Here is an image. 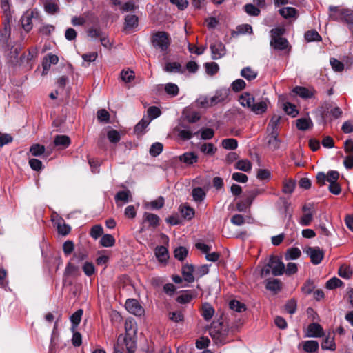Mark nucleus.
I'll use <instances>...</instances> for the list:
<instances>
[{
	"label": "nucleus",
	"instance_id": "obj_14",
	"mask_svg": "<svg viewBox=\"0 0 353 353\" xmlns=\"http://www.w3.org/2000/svg\"><path fill=\"white\" fill-rule=\"evenodd\" d=\"M139 19L135 14H128L125 17V30H133L138 26Z\"/></svg>",
	"mask_w": 353,
	"mask_h": 353
},
{
	"label": "nucleus",
	"instance_id": "obj_56",
	"mask_svg": "<svg viewBox=\"0 0 353 353\" xmlns=\"http://www.w3.org/2000/svg\"><path fill=\"white\" fill-rule=\"evenodd\" d=\"M163 144L159 142L153 143L150 148V154L154 157H157L163 151Z\"/></svg>",
	"mask_w": 353,
	"mask_h": 353
},
{
	"label": "nucleus",
	"instance_id": "obj_30",
	"mask_svg": "<svg viewBox=\"0 0 353 353\" xmlns=\"http://www.w3.org/2000/svg\"><path fill=\"white\" fill-rule=\"evenodd\" d=\"M303 350L307 353H313L319 350L318 341L314 340L305 341L303 343Z\"/></svg>",
	"mask_w": 353,
	"mask_h": 353
},
{
	"label": "nucleus",
	"instance_id": "obj_59",
	"mask_svg": "<svg viewBox=\"0 0 353 353\" xmlns=\"http://www.w3.org/2000/svg\"><path fill=\"white\" fill-rule=\"evenodd\" d=\"M205 68L207 74L210 76L216 74L219 70L218 64L215 62L206 63L205 64Z\"/></svg>",
	"mask_w": 353,
	"mask_h": 353
},
{
	"label": "nucleus",
	"instance_id": "obj_12",
	"mask_svg": "<svg viewBox=\"0 0 353 353\" xmlns=\"http://www.w3.org/2000/svg\"><path fill=\"white\" fill-rule=\"evenodd\" d=\"M163 70L165 72L169 73L183 74L185 72V70L182 67L181 64L175 61H169L165 63Z\"/></svg>",
	"mask_w": 353,
	"mask_h": 353
},
{
	"label": "nucleus",
	"instance_id": "obj_27",
	"mask_svg": "<svg viewBox=\"0 0 353 353\" xmlns=\"http://www.w3.org/2000/svg\"><path fill=\"white\" fill-rule=\"evenodd\" d=\"M179 159L186 164L192 165L197 161L198 156L194 152H185L180 156Z\"/></svg>",
	"mask_w": 353,
	"mask_h": 353
},
{
	"label": "nucleus",
	"instance_id": "obj_47",
	"mask_svg": "<svg viewBox=\"0 0 353 353\" xmlns=\"http://www.w3.org/2000/svg\"><path fill=\"white\" fill-rule=\"evenodd\" d=\"M295 188V181L292 179H285L283 181L282 192L285 194H291Z\"/></svg>",
	"mask_w": 353,
	"mask_h": 353
},
{
	"label": "nucleus",
	"instance_id": "obj_42",
	"mask_svg": "<svg viewBox=\"0 0 353 353\" xmlns=\"http://www.w3.org/2000/svg\"><path fill=\"white\" fill-rule=\"evenodd\" d=\"M214 313V308L208 303L203 305V316L205 320L209 321L212 319Z\"/></svg>",
	"mask_w": 353,
	"mask_h": 353
},
{
	"label": "nucleus",
	"instance_id": "obj_10",
	"mask_svg": "<svg viewBox=\"0 0 353 353\" xmlns=\"http://www.w3.org/2000/svg\"><path fill=\"white\" fill-rule=\"evenodd\" d=\"M152 44H170V36L164 31L154 32L152 37Z\"/></svg>",
	"mask_w": 353,
	"mask_h": 353
},
{
	"label": "nucleus",
	"instance_id": "obj_53",
	"mask_svg": "<svg viewBox=\"0 0 353 353\" xmlns=\"http://www.w3.org/2000/svg\"><path fill=\"white\" fill-rule=\"evenodd\" d=\"M192 197L196 202L202 201L205 197V193L201 188H196L192 190Z\"/></svg>",
	"mask_w": 353,
	"mask_h": 353
},
{
	"label": "nucleus",
	"instance_id": "obj_61",
	"mask_svg": "<svg viewBox=\"0 0 353 353\" xmlns=\"http://www.w3.org/2000/svg\"><path fill=\"white\" fill-rule=\"evenodd\" d=\"M280 141L278 138V132H270V138L268 141L269 145L273 149H277L279 147Z\"/></svg>",
	"mask_w": 353,
	"mask_h": 353
},
{
	"label": "nucleus",
	"instance_id": "obj_62",
	"mask_svg": "<svg viewBox=\"0 0 353 353\" xmlns=\"http://www.w3.org/2000/svg\"><path fill=\"white\" fill-rule=\"evenodd\" d=\"M134 72L130 70H123L121 72V78L123 81L129 83L134 79Z\"/></svg>",
	"mask_w": 353,
	"mask_h": 353
},
{
	"label": "nucleus",
	"instance_id": "obj_34",
	"mask_svg": "<svg viewBox=\"0 0 353 353\" xmlns=\"http://www.w3.org/2000/svg\"><path fill=\"white\" fill-rule=\"evenodd\" d=\"M100 244L104 248L112 247L115 244V239L111 234H103L100 240Z\"/></svg>",
	"mask_w": 353,
	"mask_h": 353
},
{
	"label": "nucleus",
	"instance_id": "obj_19",
	"mask_svg": "<svg viewBox=\"0 0 353 353\" xmlns=\"http://www.w3.org/2000/svg\"><path fill=\"white\" fill-rule=\"evenodd\" d=\"M143 221L148 223L150 226L157 228L159 225L160 218L154 214L145 212L143 216Z\"/></svg>",
	"mask_w": 353,
	"mask_h": 353
},
{
	"label": "nucleus",
	"instance_id": "obj_11",
	"mask_svg": "<svg viewBox=\"0 0 353 353\" xmlns=\"http://www.w3.org/2000/svg\"><path fill=\"white\" fill-rule=\"evenodd\" d=\"M132 199V194L129 190L119 191L115 196V202L117 206H122L128 203Z\"/></svg>",
	"mask_w": 353,
	"mask_h": 353
},
{
	"label": "nucleus",
	"instance_id": "obj_26",
	"mask_svg": "<svg viewBox=\"0 0 353 353\" xmlns=\"http://www.w3.org/2000/svg\"><path fill=\"white\" fill-rule=\"evenodd\" d=\"M177 132L179 137L184 141L190 140L194 135L199 133V132H193L189 127H184V128L178 129Z\"/></svg>",
	"mask_w": 353,
	"mask_h": 353
},
{
	"label": "nucleus",
	"instance_id": "obj_39",
	"mask_svg": "<svg viewBox=\"0 0 353 353\" xmlns=\"http://www.w3.org/2000/svg\"><path fill=\"white\" fill-rule=\"evenodd\" d=\"M46 151V148L44 145H40L39 143L33 144L30 148V153L34 157H40Z\"/></svg>",
	"mask_w": 353,
	"mask_h": 353
},
{
	"label": "nucleus",
	"instance_id": "obj_32",
	"mask_svg": "<svg viewBox=\"0 0 353 353\" xmlns=\"http://www.w3.org/2000/svg\"><path fill=\"white\" fill-rule=\"evenodd\" d=\"M265 192L264 188H256L252 190H250L246 192V199H248V205H252L254 199L261 194H263Z\"/></svg>",
	"mask_w": 353,
	"mask_h": 353
},
{
	"label": "nucleus",
	"instance_id": "obj_57",
	"mask_svg": "<svg viewBox=\"0 0 353 353\" xmlns=\"http://www.w3.org/2000/svg\"><path fill=\"white\" fill-rule=\"evenodd\" d=\"M230 308L235 312H241L245 310V304L236 300H232L229 303Z\"/></svg>",
	"mask_w": 353,
	"mask_h": 353
},
{
	"label": "nucleus",
	"instance_id": "obj_41",
	"mask_svg": "<svg viewBox=\"0 0 353 353\" xmlns=\"http://www.w3.org/2000/svg\"><path fill=\"white\" fill-rule=\"evenodd\" d=\"M200 151L205 154L212 156L215 154L216 148L211 143H205L200 146Z\"/></svg>",
	"mask_w": 353,
	"mask_h": 353
},
{
	"label": "nucleus",
	"instance_id": "obj_5",
	"mask_svg": "<svg viewBox=\"0 0 353 353\" xmlns=\"http://www.w3.org/2000/svg\"><path fill=\"white\" fill-rule=\"evenodd\" d=\"M345 9L346 8H343L341 6H330L327 12L329 19L334 21L342 22Z\"/></svg>",
	"mask_w": 353,
	"mask_h": 353
},
{
	"label": "nucleus",
	"instance_id": "obj_31",
	"mask_svg": "<svg viewBox=\"0 0 353 353\" xmlns=\"http://www.w3.org/2000/svg\"><path fill=\"white\" fill-rule=\"evenodd\" d=\"M293 92L303 99H310L313 97V92L304 87L296 86L293 89Z\"/></svg>",
	"mask_w": 353,
	"mask_h": 353
},
{
	"label": "nucleus",
	"instance_id": "obj_29",
	"mask_svg": "<svg viewBox=\"0 0 353 353\" xmlns=\"http://www.w3.org/2000/svg\"><path fill=\"white\" fill-rule=\"evenodd\" d=\"M82 315L83 310L79 309L70 316V321L72 323L71 330L72 332L76 330L77 327L80 323Z\"/></svg>",
	"mask_w": 353,
	"mask_h": 353
},
{
	"label": "nucleus",
	"instance_id": "obj_36",
	"mask_svg": "<svg viewBox=\"0 0 353 353\" xmlns=\"http://www.w3.org/2000/svg\"><path fill=\"white\" fill-rule=\"evenodd\" d=\"M252 31V26L249 24H242L236 27V30L232 33L233 37L239 34L251 33Z\"/></svg>",
	"mask_w": 353,
	"mask_h": 353
},
{
	"label": "nucleus",
	"instance_id": "obj_16",
	"mask_svg": "<svg viewBox=\"0 0 353 353\" xmlns=\"http://www.w3.org/2000/svg\"><path fill=\"white\" fill-rule=\"evenodd\" d=\"M239 102L242 106L250 110L252 105H254V98L250 93L244 92L239 97Z\"/></svg>",
	"mask_w": 353,
	"mask_h": 353
},
{
	"label": "nucleus",
	"instance_id": "obj_51",
	"mask_svg": "<svg viewBox=\"0 0 353 353\" xmlns=\"http://www.w3.org/2000/svg\"><path fill=\"white\" fill-rule=\"evenodd\" d=\"M107 137L110 143H117L121 139V134L117 130L111 129L108 131Z\"/></svg>",
	"mask_w": 353,
	"mask_h": 353
},
{
	"label": "nucleus",
	"instance_id": "obj_49",
	"mask_svg": "<svg viewBox=\"0 0 353 353\" xmlns=\"http://www.w3.org/2000/svg\"><path fill=\"white\" fill-rule=\"evenodd\" d=\"M314 219V214L310 212L303 213V216L299 219V223L301 226H308L311 224Z\"/></svg>",
	"mask_w": 353,
	"mask_h": 353
},
{
	"label": "nucleus",
	"instance_id": "obj_60",
	"mask_svg": "<svg viewBox=\"0 0 353 353\" xmlns=\"http://www.w3.org/2000/svg\"><path fill=\"white\" fill-rule=\"evenodd\" d=\"M281 117L277 115H274L268 126V130L270 132H277L276 129L280 122Z\"/></svg>",
	"mask_w": 353,
	"mask_h": 353
},
{
	"label": "nucleus",
	"instance_id": "obj_3",
	"mask_svg": "<svg viewBox=\"0 0 353 353\" xmlns=\"http://www.w3.org/2000/svg\"><path fill=\"white\" fill-rule=\"evenodd\" d=\"M285 29L275 28L270 30L271 41L270 44H288L287 39L283 37Z\"/></svg>",
	"mask_w": 353,
	"mask_h": 353
},
{
	"label": "nucleus",
	"instance_id": "obj_8",
	"mask_svg": "<svg viewBox=\"0 0 353 353\" xmlns=\"http://www.w3.org/2000/svg\"><path fill=\"white\" fill-rule=\"evenodd\" d=\"M307 254L310 257L311 262L314 265L319 264L323 259L324 253L319 248H308Z\"/></svg>",
	"mask_w": 353,
	"mask_h": 353
},
{
	"label": "nucleus",
	"instance_id": "obj_13",
	"mask_svg": "<svg viewBox=\"0 0 353 353\" xmlns=\"http://www.w3.org/2000/svg\"><path fill=\"white\" fill-rule=\"evenodd\" d=\"M321 348L324 350L330 351H334L336 350V345L333 334L329 332L327 336H325L321 343Z\"/></svg>",
	"mask_w": 353,
	"mask_h": 353
},
{
	"label": "nucleus",
	"instance_id": "obj_23",
	"mask_svg": "<svg viewBox=\"0 0 353 353\" xmlns=\"http://www.w3.org/2000/svg\"><path fill=\"white\" fill-rule=\"evenodd\" d=\"M210 49L213 59H219L226 53L225 46H210Z\"/></svg>",
	"mask_w": 353,
	"mask_h": 353
},
{
	"label": "nucleus",
	"instance_id": "obj_50",
	"mask_svg": "<svg viewBox=\"0 0 353 353\" xmlns=\"http://www.w3.org/2000/svg\"><path fill=\"white\" fill-rule=\"evenodd\" d=\"M57 230L60 234L65 236L70 233V227L65 224L63 219H59L57 222Z\"/></svg>",
	"mask_w": 353,
	"mask_h": 353
},
{
	"label": "nucleus",
	"instance_id": "obj_4",
	"mask_svg": "<svg viewBox=\"0 0 353 353\" xmlns=\"http://www.w3.org/2000/svg\"><path fill=\"white\" fill-rule=\"evenodd\" d=\"M125 307L130 313L137 316H142L145 312L144 308L137 300L134 299H128L125 302Z\"/></svg>",
	"mask_w": 353,
	"mask_h": 353
},
{
	"label": "nucleus",
	"instance_id": "obj_22",
	"mask_svg": "<svg viewBox=\"0 0 353 353\" xmlns=\"http://www.w3.org/2000/svg\"><path fill=\"white\" fill-rule=\"evenodd\" d=\"M296 125L299 130L305 131L312 128L313 123L310 117H303L296 120Z\"/></svg>",
	"mask_w": 353,
	"mask_h": 353
},
{
	"label": "nucleus",
	"instance_id": "obj_38",
	"mask_svg": "<svg viewBox=\"0 0 353 353\" xmlns=\"http://www.w3.org/2000/svg\"><path fill=\"white\" fill-rule=\"evenodd\" d=\"M164 205V199L162 196L159 197L157 199L152 201L145 204V208L150 210H159Z\"/></svg>",
	"mask_w": 353,
	"mask_h": 353
},
{
	"label": "nucleus",
	"instance_id": "obj_35",
	"mask_svg": "<svg viewBox=\"0 0 353 353\" xmlns=\"http://www.w3.org/2000/svg\"><path fill=\"white\" fill-rule=\"evenodd\" d=\"M265 286L268 290L277 292L281 290V283L279 279H269L267 281Z\"/></svg>",
	"mask_w": 353,
	"mask_h": 353
},
{
	"label": "nucleus",
	"instance_id": "obj_54",
	"mask_svg": "<svg viewBox=\"0 0 353 353\" xmlns=\"http://www.w3.org/2000/svg\"><path fill=\"white\" fill-rule=\"evenodd\" d=\"M283 110L288 115H290L292 117H295L299 114L298 110L296 108V106L292 104L290 102H286L283 104Z\"/></svg>",
	"mask_w": 353,
	"mask_h": 353
},
{
	"label": "nucleus",
	"instance_id": "obj_48",
	"mask_svg": "<svg viewBox=\"0 0 353 353\" xmlns=\"http://www.w3.org/2000/svg\"><path fill=\"white\" fill-rule=\"evenodd\" d=\"M150 120L143 117L134 127V132L142 134L144 129L150 124Z\"/></svg>",
	"mask_w": 353,
	"mask_h": 353
},
{
	"label": "nucleus",
	"instance_id": "obj_24",
	"mask_svg": "<svg viewBox=\"0 0 353 353\" xmlns=\"http://www.w3.org/2000/svg\"><path fill=\"white\" fill-rule=\"evenodd\" d=\"M155 255L160 262H165L169 258L168 251L167 248L163 245L156 248Z\"/></svg>",
	"mask_w": 353,
	"mask_h": 353
},
{
	"label": "nucleus",
	"instance_id": "obj_63",
	"mask_svg": "<svg viewBox=\"0 0 353 353\" xmlns=\"http://www.w3.org/2000/svg\"><path fill=\"white\" fill-rule=\"evenodd\" d=\"M161 114L160 109L155 106H151L148 109V118L147 119H150V121L152 119H154L159 117Z\"/></svg>",
	"mask_w": 353,
	"mask_h": 353
},
{
	"label": "nucleus",
	"instance_id": "obj_7",
	"mask_svg": "<svg viewBox=\"0 0 353 353\" xmlns=\"http://www.w3.org/2000/svg\"><path fill=\"white\" fill-rule=\"evenodd\" d=\"M89 36L94 41H100L101 44H111L107 34L98 28H91L88 32Z\"/></svg>",
	"mask_w": 353,
	"mask_h": 353
},
{
	"label": "nucleus",
	"instance_id": "obj_6",
	"mask_svg": "<svg viewBox=\"0 0 353 353\" xmlns=\"http://www.w3.org/2000/svg\"><path fill=\"white\" fill-rule=\"evenodd\" d=\"M36 10L26 11L21 18V23L23 29L26 32H30L32 28V18L37 15Z\"/></svg>",
	"mask_w": 353,
	"mask_h": 353
},
{
	"label": "nucleus",
	"instance_id": "obj_40",
	"mask_svg": "<svg viewBox=\"0 0 353 353\" xmlns=\"http://www.w3.org/2000/svg\"><path fill=\"white\" fill-rule=\"evenodd\" d=\"M301 254L300 249L298 248H292L287 250L285 258L286 260H294L298 259Z\"/></svg>",
	"mask_w": 353,
	"mask_h": 353
},
{
	"label": "nucleus",
	"instance_id": "obj_25",
	"mask_svg": "<svg viewBox=\"0 0 353 353\" xmlns=\"http://www.w3.org/2000/svg\"><path fill=\"white\" fill-rule=\"evenodd\" d=\"M279 13L285 19L296 17L297 10L293 7H284L279 10Z\"/></svg>",
	"mask_w": 353,
	"mask_h": 353
},
{
	"label": "nucleus",
	"instance_id": "obj_52",
	"mask_svg": "<svg viewBox=\"0 0 353 353\" xmlns=\"http://www.w3.org/2000/svg\"><path fill=\"white\" fill-rule=\"evenodd\" d=\"M165 92L171 97H175L179 94V87L173 83H168L165 85Z\"/></svg>",
	"mask_w": 353,
	"mask_h": 353
},
{
	"label": "nucleus",
	"instance_id": "obj_33",
	"mask_svg": "<svg viewBox=\"0 0 353 353\" xmlns=\"http://www.w3.org/2000/svg\"><path fill=\"white\" fill-rule=\"evenodd\" d=\"M257 74V72L252 70L250 67H245L241 71V75L248 81L255 79Z\"/></svg>",
	"mask_w": 353,
	"mask_h": 353
},
{
	"label": "nucleus",
	"instance_id": "obj_28",
	"mask_svg": "<svg viewBox=\"0 0 353 353\" xmlns=\"http://www.w3.org/2000/svg\"><path fill=\"white\" fill-rule=\"evenodd\" d=\"M305 39L307 42H319L321 41V37L315 30L307 31L304 34Z\"/></svg>",
	"mask_w": 353,
	"mask_h": 353
},
{
	"label": "nucleus",
	"instance_id": "obj_9",
	"mask_svg": "<svg viewBox=\"0 0 353 353\" xmlns=\"http://www.w3.org/2000/svg\"><path fill=\"white\" fill-rule=\"evenodd\" d=\"M306 336L313 338L324 336L323 329L317 323H310L307 329Z\"/></svg>",
	"mask_w": 353,
	"mask_h": 353
},
{
	"label": "nucleus",
	"instance_id": "obj_20",
	"mask_svg": "<svg viewBox=\"0 0 353 353\" xmlns=\"http://www.w3.org/2000/svg\"><path fill=\"white\" fill-rule=\"evenodd\" d=\"M268 100H262L259 102H254L250 110L256 114H261L267 110Z\"/></svg>",
	"mask_w": 353,
	"mask_h": 353
},
{
	"label": "nucleus",
	"instance_id": "obj_46",
	"mask_svg": "<svg viewBox=\"0 0 353 353\" xmlns=\"http://www.w3.org/2000/svg\"><path fill=\"white\" fill-rule=\"evenodd\" d=\"M244 10L248 14L254 17L259 16L261 12L260 9L258 8V6L256 7V6L252 3L245 4L244 6Z\"/></svg>",
	"mask_w": 353,
	"mask_h": 353
},
{
	"label": "nucleus",
	"instance_id": "obj_43",
	"mask_svg": "<svg viewBox=\"0 0 353 353\" xmlns=\"http://www.w3.org/2000/svg\"><path fill=\"white\" fill-rule=\"evenodd\" d=\"M339 275L345 279H349L352 274L353 271L350 266L341 265L339 269Z\"/></svg>",
	"mask_w": 353,
	"mask_h": 353
},
{
	"label": "nucleus",
	"instance_id": "obj_17",
	"mask_svg": "<svg viewBox=\"0 0 353 353\" xmlns=\"http://www.w3.org/2000/svg\"><path fill=\"white\" fill-rule=\"evenodd\" d=\"M194 266L192 265L186 264L182 268V274L185 281L192 283L194 281Z\"/></svg>",
	"mask_w": 353,
	"mask_h": 353
},
{
	"label": "nucleus",
	"instance_id": "obj_45",
	"mask_svg": "<svg viewBox=\"0 0 353 353\" xmlns=\"http://www.w3.org/2000/svg\"><path fill=\"white\" fill-rule=\"evenodd\" d=\"M188 253V250L187 248L183 246L176 248L174 251V257L181 261H183L186 258Z\"/></svg>",
	"mask_w": 353,
	"mask_h": 353
},
{
	"label": "nucleus",
	"instance_id": "obj_21",
	"mask_svg": "<svg viewBox=\"0 0 353 353\" xmlns=\"http://www.w3.org/2000/svg\"><path fill=\"white\" fill-rule=\"evenodd\" d=\"M57 1L58 0H46L44 3L45 11L50 14H54L58 12L59 8Z\"/></svg>",
	"mask_w": 353,
	"mask_h": 353
},
{
	"label": "nucleus",
	"instance_id": "obj_64",
	"mask_svg": "<svg viewBox=\"0 0 353 353\" xmlns=\"http://www.w3.org/2000/svg\"><path fill=\"white\" fill-rule=\"evenodd\" d=\"M103 227L101 225H95L91 228L90 234L93 239H97L103 234Z\"/></svg>",
	"mask_w": 353,
	"mask_h": 353
},
{
	"label": "nucleus",
	"instance_id": "obj_44",
	"mask_svg": "<svg viewBox=\"0 0 353 353\" xmlns=\"http://www.w3.org/2000/svg\"><path fill=\"white\" fill-rule=\"evenodd\" d=\"M57 323L55 322L50 338V350L51 352H52V350L54 349L55 346L57 345V343L59 340V332L57 330Z\"/></svg>",
	"mask_w": 353,
	"mask_h": 353
},
{
	"label": "nucleus",
	"instance_id": "obj_18",
	"mask_svg": "<svg viewBox=\"0 0 353 353\" xmlns=\"http://www.w3.org/2000/svg\"><path fill=\"white\" fill-rule=\"evenodd\" d=\"M54 144L61 149H65L70 145V139L66 135H57L54 139Z\"/></svg>",
	"mask_w": 353,
	"mask_h": 353
},
{
	"label": "nucleus",
	"instance_id": "obj_55",
	"mask_svg": "<svg viewBox=\"0 0 353 353\" xmlns=\"http://www.w3.org/2000/svg\"><path fill=\"white\" fill-rule=\"evenodd\" d=\"M10 35V28L9 26H5V27L0 30V43L1 44H6L8 41V39Z\"/></svg>",
	"mask_w": 353,
	"mask_h": 353
},
{
	"label": "nucleus",
	"instance_id": "obj_2",
	"mask_svg": "<svg viewBox=\"0 0 353 353\" xmlns=\"http://www.w3.org/2000/svg\"><path fill=\"white\" fill-rule=\"evenodd\" d=\"M228 334L229 330L226 328L223 329L222 327L220 328L212 327L210 330V335L218 345H223L229 341Z\"/></svg>",
	"mask_w": 353,
	"mask_h": 353
},
{
	"label": "nucleus",
	"instance_id": "obj_15",
	"mask_svg": "<svg viewBox=\"0 0 353 353\" xmlns=\"http://www.w3.org/2000/svg\"><path fill=\"white\" fill-rule=\"evenodd\" d=\"M228 97V90L226 89H221L217 90L214 95L210 97L211 104L216 105L219 103L223 102Z\"/></svg>",
	"mask_w": 353,
	"mask_h": 353
},
{
	"label": "nucleus",
	"instance_id": "obj_58",
	"mask_svg": "<svg viewBox=\"0 0 353 353\" xmlns=\"http://www.w3.org/2000/svg\"><path fill=\"white\" fill-rule=\"evenodd\" d=\"M222 146L226 150H235L238 146V142L234 139H225L222 141Z\"/></svg>",
	"mask_w": 353,
	"mask_h": 353
},
{
	"label": "nucleus",
	"instance_id": "obj_37",
	"mask_svg": "<svg viewBox=\"0 0 353 353\" xmlns=\"http://www.w3.org/2000/svg\"><path fill=\"white\" fill-rule=\"evenodd\" d=\"M235 168L237 170L248 172L252 169V163L248 159L239 160L236 163Z\"/></svg>",
	"mask_w": 353,
	"mask_h": 353
},
{
	"label": "nucleus",
	"instance_id": "obj_1",
	"mask_svg": "<svg viewBox=\"0 0 353 353\" xmlns=\"http://www.w3.org/2000/svg\"><path fill=\"white\" fill-rule=\"evenodd\" d=\"M285 265L279 258L271 256L268 263L261 268V276H266L270 272L275 276H281L284 273Z\"/></svg>",
	"mask_w": 353,
	"mask_h": 353
}]
</instances>
